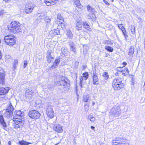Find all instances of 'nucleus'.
<instances>
[{
  "instance_id": "obj_26",
  "label": "nucleus",
  "mask_w": 145,
  "mask_h": 145,
  "mask_svg": "<svg viewBox=\"0 0 145 145\" xmlns=\"http://www.w3.org/2000/svg\"><path fill=\"white\" fill-rule=\"evenodd\" d=\"M83 22L84 24H83V25L84 27L89 31H91V29L90 28V26L86 22Z\"/></svg>"
},
{
  "instance_id": "obj_24",
  "label": "nucleus",
  "mask_w": 145,
  "mask_h": 145,
  "mask_svg": "<svg viewBox=\"0 0 145 145\" xmlns=\"http://www.w3.org/2000/svg\"><path fill=\"white\" fill-rule=\"evenodd\" d=\"M62 53L64 56H66L69 53V51L67 49L64 47L62 48L61 49Z\"/></svg>"
},
{
  "instance_id": "obj_15",
  "label": "nucleus",
  "mask_w": 145,
  "mask_h": 145,
  "mask_svg": "<svg viewBox=\"0 0 145 145\" xmlns=\"http://www.w3.org/2000/svg\"><path fill=\"white\" fill-rule=\"evenodd\" d=\"M45 3L47 6L53 5L56 4L58 0H44Z\"/></svg>"
},
{
  "instance_id": "obj_6",
  "label": "nucleus",
  "mask_w": 145,
  "mask_h": 145,
  "mask_svg": "<svg viewBox=\"0 0 145 145\" xmlns=\"http://www.w3.org/2000/svg\"><path fill=\"white\" fill-rule=\"evenodd\" d=\"M40 116V114L37 111L33 110L29 111V116L31 118L36 119L39 118Z\"/></svg>"
},
{
  "instance_id": "obj_10",
  "label": "nucleus",
  "mask_w": 145,
  "mask_h": 145,
  "mask_svg": "<svg viewBox=\"0 0 145 145\" xmlns=\"http://www.w3.org/2000/svg\"><path fill=\"white\" fill-rule=\"evenodd\" d=\"M46 110L48 116L51 118H53L54 116V113L52 108H46Z\"/></svg>"
},
{
  "instance_id": "obj_25",
  "label": "nucleus",
  "mask_w": 145,
  "mask_h": 145,
  "mask_svg": "<svg viewBox=\"0 0 145 145\" xmlns=\"http://www.w3.org/2000/svg\"><path fill=\"white\" fill-rule=\"evenodd\" d=\"M51 18H50L48 16H46L45 18L44 19V21L45 23L46 24V25L47 26H48L50 24V22L51 21Z\"/></svg>"
},
{
  "instance_id": "obj_49",
  "label": "nucleus",
  "mask_w": 145,
  "mask_h": 145,
  "mask_svg": "<svg viewBox=\"0 0 145 145\" xmlns=\"http://www.w3.org/2000/svg\"><path fill=\"white\" fill-rule=\"evenodd\" d=\"M5 74V72L3 69H1L0 70V74Z\"/></svg>"
},
{
  "instance_id": "obj_18",
  "label": "nucleus",
  "mask_w": 145,
  "mask_h": 145,
  "mask_svg": "<svg viewBox=\"0 0 145 145\" xmlns=\"http://www.w3.org/2000/svg\"><path fill=\"white\" fill-rule=\"evenodd\" d=\"M92 78L93 79V83L94 84L97 85L98 84V83H96V82L99 81V79L96 74V73L95 72L93 73Z\"/></svg>"
},
{
  "instance_id": "obj_3",
  "label": "nucleus",
  "mask_w": 145,
  "mask_h": 145,
  "mask_svg": "<svg viewBox=\"0 0 145 145\" xmlns=\"http://www.w3.org/2000/svg\"><path fill=\"white\" fill-rule=\"evenodd\" d=\"M120 108L119 106H115L112 108L110 112L109 116L113 119L118 117L121 113Z\"/></svg>"
},
{
  "instance_id": "obj_8",
  "label": "nucleus",
  "mask_w": 145,
  "mask_h": 145,
  "mask_svg": "<svg viewBox=\"0 0 145 145\" xmlns=\"http://www.w3.org/2000/svg\"><path fill=\"white\" fill-rule=\"evenodd\" d=\"M34 7V6L32 5H26L25 7V12L26 14L30 13L32 12Z\"/></svg>"
},
{
  "instance_id": "obj_7",
  "label": "nucleus",
  "mask_w": 145,
  "mask_h": 145,
  "mask_svg": "<svg viewBox=\"0 0 145 145\" xmlns=\"http://www.w3.org/2000/svg\"><path fill=\"white\" fill-rule=\"evenodd\" d=\"M24 115V112H22L20 110L16 111L14 114L13 119L21 120L22 119H24L23 118Z\"/></svg>"
},
{
  "instance_id": "obj_1",
  "label": "nucleus",
  "mask_w": 145,
  "mask_h": 145,
  "mask_svg": "<svg viewBox=\"0 0 145 145\" xmlns=\"http://www.w3.org/2000/svg\"><path fill=\"white\" fill-rule=\"evenodd\" d=\"M55 84L59 86V88L60 89H65V90H67L70 87V81L67 79L62 77L59 80L56 81Z\"/></svg>"
},
{
  "instance_id": "obj_51",
  "label": "nucleus",
  "mask_w": 145,
  "mask_h": 145,
  "mask_svg": "<svg viewBox=\"0 0 145 145\" xmlns=\"http://www.w3.org/2000/svg\"><path fill=\"white\" fill-rule=\"evenodd\" d=\"M118 26L119 28L122 30L124 28H125L124 27L122 26V24H120L118 25Z\"/></svg>"
},
{
  "instance_id": "obj_28",
  "label": "nucleus",
  "mask_w": 145,
  "mask_h": 145,
  "mask_svg": "<svg viewBox=\"0 0 145 145\" xmlns=\"http://www.w3.org/2000/svg\"><path fill=\"white\" fill-rule=\"evenodd\" d=\"M74 3L75 6L79 8H81L82 7L79 0H74Z\"/></svg>"
},
{
  "instance_id": "obj_63",
  "label": "nucleus",
  "mask_w": 145,
  "mask_h": 145,
  "mask_svg": "<svg viewBox=\"0 0 145 145\" xmlns=\"http://www.w3.org/2000/svg\"><path fill=\"white\" fill-rule=\"evenodd\" d=\"M95 104V102L93 101H92V105L93 106Z\"/></svg>"
},
{
  "instance_id": "obj_42",
  "label": "nucleus",
  "mask_w": 145,
  "mask_h": 145,
  "mask_svg": "<svg viewBox=\"0 0 145 145\" xmlns=\"http://www.w3.org/2000/svg\"><path fill=\"white\" fill-rule=\"evenodd\" d=\"M34 92V91L33 90H32L31 88H29L26 90L25 93H33Z\"/></svg>"
},
{
  "instance_id": "obj_5",
  "label": "nucleus",
  "mask_w": 145,
  "mask_h": 145,
  "mask_svg": "<svg viewBox=\"0 0 145 145\" xmlns=\"http://www.w3.org/2000/svg\"><path fill=\"white\" fill-rule=\"evenodd\" d=\"M13 125L14 127L16 129L18 128H20L24 123V119H22L21 120H16L13 119Z\"/></svg>"
},
{
  "instance_id": "obj_43",
  "label": "nucleus",
  "mask_w": 145,
  "mask_h": 145,
  "mask_svg": "<svg viewBox=\"0 0 145 145\" xmlns=\"http://www.w3.org/2000/svg\"><path fill=\"white\" fill-rule=\"evenodd\" d=\"M84 79V78L82 76H81L80 78V83L79 84V85L81 88H82V85Z\"/></svg>"
},
{
  "instance_id": "obj_41",
  "label": "nucleus",
  "mask_w": 145,
  "mask_h": 145,
  "mask_svg": "<svg viewBox=\"0 0 145 145\" xmlns=\"http://www.w3.org/2000/svg\"><path fill=\"white\" fill-rule=\"evenodd\" d=\"M104 43L106 44H110V45L113 44V43L110 40H106L104 42Z\"/></svg>"
},
{
  "instance_id": "obj_32",
  "label": "nucleus",
  "mask_w": 145,
  "mask_h": 145,
  "mask_svg": "<svg viewBox=\"0 0 145 145\" xmlns=\"http://www.w3.org/2000/svg\"><path fill=\"white\" fill-rule=\"evenodd\" d=\"M18 63V59H14L13 62V68L14 70L16 68Z\"/></svg>"
},
{
  "instance_id": "obj_16",
  "label": "nucleus",
  "mask_w": 145,
  "mask_h": 145,
  "mask_svg": "<svg viewBox=\"0 0 145 145\" xmlns=\"http://www.w3.org/2000/svg\"><path fill=\"white\" fill-rule=\"evenodd\" d=\"M83 24H84L83 22L81 20L78 21L76 25V29L78 30H81Z\"/></svg>"
},
{
  "instance_id": "obj_59",
  "label": "nucleus",
  "mask_w": 145,
  "mask_h": 145,
  "mask_svg": "<svg viewBox=\"0 0 145 145\" xmlns=\"http://www.w3.org/2000/svg\"><path fill=\"white\" fill-rule=\"evenodd\" d=\"M125 72H126L127 73V74H129V71L128 70V69H126V71Z\"/></svg>"
},
{
  "instance_id": "obj_17",
  "label": "nucleus",
  "mask_w": 145,
  "mask_h": 145,
  "mask_svg": "<svg viewBox=\"0 0 145 145\" xmlns=\"http://www.w3.org/2000/svg\"><path fill=\"white\" fill-rule=\"evenodd\" d=\"M87 16L88 18L91 20L95 21L96 20V16L95 13H89L87 14Z\"/></svg>"
},
{
  "instance_id": "obj_40",
  "label": "nucleus",
  "mask_w": 145,
  "mask_h": 145,
  "mask_svg": "<svg viewBox=\"0 0 145 145\" xmlns=\"http://www.w3.org/2000/svg\"><path fill=\"white\" fill-rule=\"evenodd\" d=\"M103 76L106 79H107L109 78V76L108 75V73L107 72H104L103 74Z\"/></svg>"
},
{
  "instance_id": "obj_33",
  "label": "nucleus",
  "mask_w": 145,
  "mask_h": 145,
  "mask_svg": "<svg viewBox=\"0 0 145 145\" xmlns=\"http://www.w3.org/2000/svg\"><path fill=\"white\" fill-rule=\"evenodd\" d=\"M87 119L89 120L92 122H93L95 121V118L93 116L89 115L88 116Z\"/></svg>"
},
{
  "instance_id": "obj_55",
  "label": "nucleus",
  "mask_w": 145,
  "mask_h": 145,
  "mask_svg": "<svg viewBox=\"0 0 145 145\" xmlns=\"http://www.w3.org/2000/svg\"><path fill=\"white\" fill-rule=\"evenodd\" d=\"M122 67L123 68L121 70V72H126V69H127V68H123V67Z\"/></svg>"
},
{
  "instance_id": "obj_38",
  "label": "nucleus",
  "mask_w": 145,
  "mask_h": 145,
  "mask_svg": "<svg viewBox=\"0 0 145 145\" xmlns=\"http://www.w3.org/2000/svg\"><path fill=\"white\" fill-rule=\"evenodd\" d=\"M51 51L50 50H48L47 53V58H54L51 55Z\"/></svg>"
},
{
  "instance_id": "obj_45",
  "label": "nucleus",
  "mask_w": 145,
  "mask_h": 145,
  "mask_svg": "<svg viewBox=\"0 0 145 145\" xmlns=\"http://www.w3.org/2000/svg\"><path fill=\"white\" fill-rule=\"evenodd\" d=\"M123 138L121 137H116L115 138V140L117 141V142H121V140H122Z\"/></svg>"
},
{
  "instance_id": "obj_13",
  "label": "nucleus",
  "mask_w": 145,
  "mask_h": 145,
  "mask_svg": "<svg viewBox=\"0 0 145 145\" xmlns=\"http://www.w3.org/2000/svg\"><path fill=\"white\" fill-rule=\"evenodd\" d=\"M0 123L3 127V129L6 130H7V125L5 121L3 116L1 114L0 115Z\"/></svg>"
},
{
  "instance_id": "obj_19",
  "label": "nucleus",
  "mask_w": 145,
  "mask_h": 145,
  "mask_svg": "<svg viewBox=\"0 0 145 145\" xmlns=\"http://www.w3.org/2000/svg\"><path fill=\"white\" fill-rule=\"evenodd\" d=\"M69 45L70 47V49L72 51L76 52L75 44L72 41H70L69 42Z\"/></svg>"
},
{
  "instance_id": "obj_2",
  "label": "nucleus",
  "mask_w": 145,
  "mask_h": 145,
  "mask_svg": "<svg viewBox=\"0 0 145 145\" xmlns=\"http://www.w3.org/2000/svg\"><path fill=\"white\" fill-rule=\"evenodd\" d=\"M8 28L9 31L14 33H19L21 31L20 24L15 21L12 22L8 26Z\"/></svg>"
},
{
  "instance_id": "obj_56",
  "label": "nucleus",
  "mask_w": 145,
  "mask_h": 145,
  "mask_svg": "<svg viewBox=\"0 0 145 145\" xmlns=\"http://www.w3.org/2000/svg\"><path fill=\"white\" fill-rule=\"evenodd\" d=\"M131 32H135V27H133V28L132 27V28L131 29Z\"/></svg>"
},
{
  "instance_id": "obj_48",
  "label": "nucleus",
  "mask_w": 145,
  "mask_h": 145,
  "mask_svg": "<svg viewBox=\"0 0 145 145\" xmlns=\"http://www.w3.org/2000/svg\"><path fill=\"white\" fill-rule=\"evenodd\" d=\"M54 58H47V61L48 63H50L53 60Z\"/></svg>"
},
{
  "instance_id": "obj_14",
  "label": "nucleus",
  "mask_w": 145,
  "mask_h": 145,
  "mask_svg": "<svg viewBox=\"0 0 145 145\" xmlns=\"http://www.w3.org/2000/svg\"><path fill=\"white\" fill-rule=\"evenodd\" d=\"M113 87L115 90H119L121 88L124 87L123 83L114 84L113 83Z\"/></svg>"
},
{
  "instance_id": "obj_60",
  "label": "nucleus",
  "mask_w": 145,
  "mask_h": 145,
  "mask_svg": "<svg viewBox=\"0 0 145 145\" xmlns=\"http://www.w3.org/2000/svg\"><path fill=\"white\" fill-rule=\"evenodd\" d=\"M127 63L125 62H124L123 63V64L124 65H127Z\"/></svg>"
},
{
  "instance_id": "obj_61",
  "label": "nucleus",
  "mask_w": 145,
  "mask_h": 145,
  "mask_svg": "<svg viewBox=\"0 0 145 145\" xmlns=\"http://www.w3.org/2000/svg\"><path fill=\"white\" fill-rule=\"evenodd\" d=\"M3 1H4L6 3H8L10 1V0H3Z\"/></svg>"
},
{
  "instance_id": "obj_39",
  "label": "nucleus",
  "mask_w": 145,
  "mask_h": 145,
  "mask_svg": "<svg viewBox=\"0 0 145 145\" xmlns=\"http://www.w3.org/2000/svg\"><path fill=\"white\" fill-rule=\"evenodd\" d=\"M52 32L54 35H56L59 33L60 30L59 28H57L54 29L53 31H52Z\"/></svg>"
},
{
  "instance_id": "obj_35",
  "label": "nucleus",
  "mask_w": 145,
  "mask_h": 145,
  "mask_svg": "<svg viewBox=\"0 0 145 145\" xmlns=\"http://www.w3.org/2000/svg\"><path fill=\"white\" fill-rule=\"evenodd\" d=\"M67 37L70 39H72L73 37V34L71 31L70 30H67Z\"/></svg>"
},
{
  "instance_id": "obj_37",
  "label": "nucleus",
  "mask_w": 145,
  "mask_h": 145,
  "mask_svg": "<svg viewBox=\"0 0 145 145\" xmlns=\"http://www.w3.org/2000/svg\"><path fill=\"white\" fill-rule=\"evenodd\" d=\"M83 77L85 80H86L89 76L88 73V72H85L83 74Z\"/></svg>"
},
{
  "instance_id": "obj_34",
  "label": "nucleus",
  "mask_w": 145,
  "mask_h": 145,
  "mask_svg": "<svg viewBox=\"0 0 145 145\" xmlns=\"http://www.w3.org/2000/svg\"><path fill=\"white\" fill-rule=\"evenodd\" d=\"M46 16L44 14H42L39 16L37 19L38 20H44Z\"/></svg>"
},
{
  "instance_id": "obj_47",
  "label": "nucleus",
  "mask_w": 145,
  "mask_h": 145,
  "mask_svg": "<svg viewBox=\"0 0 145 145\" xmlns=\"http://www.w3.org/2000/svg\"><path fill=\"white\" fill-rule=\"evenodd\" d=\"M33 93H25V95L26 97H32Z\"/></svg>"
},
{
  "instance_id": "obj_20",
  "label": "nucleus",
  "mask_w": 145,
  "mask_h": 145,
  "mask_svg": "<svg viewBox=\"0 0 145 145\" xmlns=\"http://www.w3.org/2000/svg\"><path fill=\"white\" fill-rule=\"evenodd\" d=\"M5 74H0V84L4 85L5 83Z\"/></svg>"
},
{
  "instance_id": "obj_31",
  "label": "nucleus",
  "mask_w": 145,
  "mask_h": 145,
  "mask_svg": "<svg viewBox=\"0 0 145 145\" xmlns=\"http://www.w3.org/2000/svg\"><path fill=\"white\" fill-rule=\"evenodd\" d=\"M57 17L58 20H59V22L62 23L64 21L63 17L61 16L60 14H57Z\"/></svg>"
},
{
  "instance_id": "obj_29",
  "label": "nucleus",
  "mask_w": 145,
  "mask_h": 145,
  "mask_svg": "<svg viewBox=\"0 0 145 145\" xmlns=\"http://www.w3.org/2000/svg\"><path fill=\"white\" fill-rule=\"evenodd\" d=\"M13 115V112H10L6 110V112L4 114L5 116L10 118Z\"/></svg>"
},
{
  "instance_id": "obj_11",
  "label": "nucleus",
  "mask_w": 145,
  "mask_h": 145,
  "mask_svg": "<svg viewBox=\"0 0 145 145\" xmlns=\"http://www.w3.org/2000/svg\"><path fill=\"white\" fill-rule=\"evenodd\" d=\"M60 57H57L54 62L53 65L50 68V69L51 70L52 69H55L57 67L58 64L60 62Z\"/></svg>"
},
{
  "instance_id": "obj_58",
  "label": "nucleus",
  "mask_w": 145,
  "mask_h": 145,
  "mask_svg": "<svg viewBox=\"0 0 145 145\" xmlns=\"http://www.w3.org/2000/svg\"><path fill=\"white\" fill-rule=\"evenodd\" d=\"M122 69H121V67H120V68L119 67V68H118L117 70L119 71H121V72Z\"/></svg>"
},
{
  "instance_id": "obj_62",
  "label": "nucleus",
  "mask_w": 145,
  "mask_h": 145,
  "mask_svg": "<svg viewBox=\"0 0 145 145\" xmlns=\"http://www.w3.org/2000/svg\"><path fill=\"white\" fill-rule=\"evenodd\" d=\"M121 72L125 76H126L127 74H126L124 72Z\"/></svg>"
},
{
  "instance_id": "obj_44",
  "label": "nucleus",
  "mask_w": 145,
  "mask_h": 145,
  "mask_svg": "<svg viewBox=\"0 0 145 145\" xmlns=\"http://www.w3.org/2000/svg\"><path fill=\"white\" fill-rule=\"evenodd\" d=\"M89 96L87 95H84L83 97V100L85 102H87L89 100Z\"/></svg>"
},
{
  "instance_id": "obj_9",
  "label": "nucleus",
  "mask_w": 145,
  "mask_h": 145,
  "mask_svg": "<svg viewBox=\"0 0 145 145\" xmlns=\"http://www.w3.org/2000/svg\"><path fill=\"white\" fill-rule=\"evenodd\" d=\"M53 129L55 131L60 133H62L63 131L62 125L58 124L55 125Z\"/></svg>"
},
{
  "instance_id": "obj_52",
  "label": "nucleus",
  "mask_w": 145,
  "mask_h": 145,
  "mask_svg": "<svg viewBox=\"0 0 145 145\" xmlns=\"http://www.w3.org/2000/svg\"><path fill=\"white\" fill-rule=\"evenodd\" d=\"M121 31H122L123 34L124 35H125V34H126V31L125 30V28H124V29L122 30Z\"/></svg>"
},
{
  "instance_id": "obj_4",
  "label": "nucleus",
  "mask_w": 145,
  "mask_h": 145,
  "mask_svg": "<svg viewBox=\"0 0 145 145\" xmlns=\"http://www.w3.org/2000/svg\"><path fill=\"white\" fill-rule=\"evenodd\" d=\"M16 38L14 35L9 34L5 35L4 40L7 44L11 46L14 45L16 43Z\"/></svg>"
},
{
  "instance_id": "obj_54",
  "label": "nucleus",
  "mask_w": 145,
  "mask_h": 145,
  "mask_svg": "<svg viewBox=\"0 0 145 145\" xmlns=\"http://www.w3.org/2000/svg\"><path fill=\"white\" fill-rule=\"evenodd\" d=\"M103 2L106 5H110L109 4L108 2L107 1H106V0H103Z\"/></svg>"
},
{
  "instance_id": "obj_64",
  "label": "nucleus",
  "mask_w": 145,
  "mask_h": 145,
  "mask_svg": "<svg viewBox=\"0 0 145 145\" xmlns=\"http://www.w3.org/2000/svg\"><path fill=\"white\" fill-rule=\"evenodd\" d=\"M91 128L92 129H95V127L92 126H91Z\"/></svg>"
},
{
  "instance_id": "obj_30",
  "label": "nucleus",
  "mask_w": 145,
  "mask_h": 145,
  "mask_svg": "<svg viewBox=\"0 0 145 145\" xmlns=\"http://www.w3.org/2000/svg\"><path fill=\"white\" fill-rule=\"evenodd\" d=\"M19 143L20 145H28L29 144H31L32 143L27 142L23 140L21 141H20Z\"/></svg>"
},
{
  "instance_id": "obj_21",
  "label": "nucleus",
  "mask_w": 145,
  "mask_h": 145,
  "mask_svg": "<svg viewBox=\"0 0 145 145\" xmlns=\"http://www.w3.org/2000/svg\"><path fill=\"white\" fill-rule=\"evenodd\" d=\"M122 79L119 77H116L114 80L113 83L114 84H120L121 83V82H122Z\"/></svg>"
},
{
  "instance_id": "obj_36",
  "label": "nucleus",
  "mask_w": 145,
  "mask_h": 145,
  "mask_svg": "<svg viewBox=\"0 0 145 145\" xmlns=\"http://www.w3.org/2000/svg\"><path fill=\"white\" fill-rule=\"evenodd\" d=\"M105 48L110 52H112L114 50L112 47L108 46H105Z\"/></svg>"
},
{
  "instance_id": "obj_57",
  "label": "nucleus",
  "mask_w": 145,
  "mask_h": 145,
  "mask_svg": "<svg viewBox=\"0 0 145 145\" xmlns=\"http://www.w3.org/2000/svg\"><path fill=\"white\" fill-rule=\"evenodd\" d=\"M135 84V82L134 81V79L133 78H132V81L131 83V84L133 85H134Z\"/></svg>"
},
{
  "instance_id": "obj_53",
  "label": "nucleus",
  "mask_w": 145,
  "mask_h": 145,
  "mask_svg": "<svg viewBox=\"0 0 145 145\" xmlns=\"http://www.w3.org/2000/svg\"><path fill=\"white\" fill-rule=\"evenodd\" d=\"M5 13L4 10H2L0 12V15L2 16V15L4 14Z\"/></svg>"
},
{
  "instance_id": "obj_22",
  "label": "nucleus",
  "mask_w": 145,
  "mask_h": 145,
  "mask_svg": "<svg viewBox=\"0 0 145 145\" xmlns=\"http://www.w3.org/2000/svg\"><path fill=\"white\" fill-rule=\"evenodd\" d=\"M134 52V48L133 46H131L129 48L128 54L130 56H132Z\"/></svg>"
},
{
  "instance_id": "obj_27",
  "label": "nucleus",
  "mask_w": 145,
  "mask_h": 145,
  "mask_svg": "<svg viewBox=\"0 0 145 145\" xmlns=\"http://www.w3.org/2000/svg\"><path fill=\"white\" fill-rule=\"evenodd\" d=\"M14 110L13 106L12 105L11 103L9 102V104L7 108L6 109V111H10V112H12Z\"/></svg>"
},
{
  "instance_id": "obj_50",
  "label": "nucleus",
  "mask_w": 145,
  "mask_h": 145,
  "mask_svg": "<svg viewBox=\"0 0 145 145\" xmlns=\"http://www.w3.org/2000/svg\"><path fill=\"white\" fill-rule=\"evenodd\" d=\"M27 60H25L24 61V68H25L27 66Z\"/></svg>"
},
{
  "instance_id": "obj_12",
  "label": "nucleus",
  "mask_w": 145,
  "mask_h": 145,
  "mask_svg": "<svg viewBox=\"0 0 145 145\" xmlns=\"http://www.w3.org/2000/svg\"><path fill=\"white\" fill-rule=\"evenodd\" d=\"M10 88L8 87H0V95H4L6 94L9 91Z\"/></svg>"
},
{
  "instance_id": "obj_23",
  "label": "nucleus",
  "mask_w": 145,
  "mask_h": 145,
  "mask_svg": "<svg viewBox=\"0 0 145 145\" xmlns=\"http://www.w3.org/2000/svg\"><path fill=\"white\" fill-rule=\"evenodd\" d=\"M88 11L90 13H95V9L90 7L89 5L87 6Z\"/></svg>"
},
{
  "instance_id": "obj_46",
  "label": "nucleus",
  "mask_w": 145,
  "mask_h": 145,
  "mask_svg": "<svg viewBox=\"0 0 145 145\" xmlns=\"http://www.w3.org/2000/svg\"><path fill=\"white\" fill-rule=\"evenodd\" d=\"M51 103L50 102H48L46 104V108H52L51 105Z\"/></svg>"
}]
</instances>
